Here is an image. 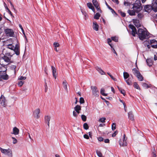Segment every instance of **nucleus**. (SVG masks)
<instances>
[{"instance_id":"nucleus-61","label":"nucleus","mask_w":157,"mask_h":157,"mask_svg":"<svg viewBox=\"0 0 157 157\" xmlns=\"http://www.w3.org/2000/svg\"><path fill=\"white\" fill-rule=\"evenodd\" d=\"M151 47L153 48H157V43L155 44L151 45Z\"/></svg>"},{"instance_id":"nucleus-7","label":"nucleus","mask_w":157,"mask_h":157,"mask_svg":"<svg viewBox=\"0 0 157 157\" xmlns=\"http://www.w3.org/2000/svg\"><path fill=\"white\" fill-rule=\"evenodd\" d=\"M91 88L92 90V94L95 96H98L99 92L97 88L95 86H91Z\"/></svg>"},{"instance_id":"nucleus-41","label":"nucleus","mask_w":157,"mask_h":157,"mask_svg":"<svg viewBox=\"0 0 157 157\" xmlns=\"http://www.w3.org/2000/svg\"><path fill=\"white\" fill-rule=\"evenodd\" d=\"M143 16L144 15L141 13H139L137 15V17L139 19H141L142 17H143Z\"/></svg>"},{"instance_id":"nucleus-1","label":"nucleus","mask_w":157,"mask_h":157,"mask_svg":"<svg viewBox=\"0 0 157 157\" xmlns=\"http://www.w3.org/2000/svg\"><path fill=\"white\" fill-rule=\"evenodd\" d=\"M129 27L132 30V34L133 36H135L136 34H137L138 35L140 39L143 40L146 39V37L148 36L147 32L142 29H139L137 33L136 28L133 25H129Z\"/></svg>"},{"instance_id":"nucleus-24","label":"nucleus","mask_w":157,"mask_h":157,"mask_svg":"<svg viewBox=\"0 0 157 157\" xmlns=\"http://www.w3.org/2000/svg\"><path fill=\"white\" fill-rule=\"evenodd\" d=\"M2 58L7 63L9 62L10 61V59L6 56H4L2 57Z\"/></svg>"},{"instance_id":"nucleus-62","label":"nucleus","mask_w":157,"mask_h":157,"mask_svg":"<svg viewBox=\"0 0 157 157\" xmlns=\"http://www.w3.org/2000/svg\"><path fill=\"white\" fill-rule=\"evenodd\" d=\"M10 3L11 5V7L12 8H13L14 9H15L14 8V6L13 5V4L12 3V2L10 1Z\"/></svg>"},{"instance_id":"nucleus-58","label":"nucleus","mask_w":157,"mask_h":157,"mask_svg":"<svg viewBox=\"0 0 157 157\" xmlns=\"http://www.w3.org/2000/svg\"><path fill=\"white\" fill-rule=\"evenodd\" d=\"M112 48V50H113V52L115 53L117 56V54L114 48L113 47V46H112V48Z\"/></svg>"},{"instance_id":"nucleus-39","label":"nucleus","mask_w":157,"mask_h":157,"mask_svg":"<svg viewBox=\"0 0 157 157\" xmlns=\"http://www.w3.org/2000/svg\"><path fill=\"white\" fill-rule=\"evenodd\" d=\"M81 118L83 121H85L86 120V117L85 115H81Z\"/></svg>"},{"instance_id":"nucleus-50","label":"nucleus","mask_w":157,"mask_h":157,"mask_svg":"<svg viewBox=\"0 0 157 157\" xmlns=\"http://www.w3.org/2000/svg\"><path fill=\"white\" fill-rule=\"evenodd\" d=\"M120 13L121 14V16L122 17H125V16H126V14H125V13H124V12H122V11H120Z\"/></svg>"},{"instance_id":"nucleus-51","label":"nucleus","mask_w":157,"mask_h":157,"mask_svg":"<svg viewBox=\"0 0 157 157\" xmlns=\"http://www.w3.org/2000/svg\"><path fill=\"white\" fill-rule=\"evenodd\" d=\"M53 45L56 48L59 47V44L58 43L54 42L53 44Z\"/></svg>"},{"instance_id":"nucleus-4","label":"nucleus","mask_w":157,"mask_h":157,"mask_svg":"<svg viewBox=\"0 0 157 157\" xmlns=\"http://www.w3.org/2000/svg\"><path fill=\"white\" fill-rule=\"evenodd\" d=\"M132 71L134 75L140 81H142L143 80V76L138 70L135 68L132 69Z\"/></svg>"},{"instance_id":"nucleus-56","label":"nucleus","mask_w":157,"mask_h":157,"mask_svg":"<svg viewBox=\"0 0 157 157\" xmlns=\"http://www.w3.org/2000/svg\"><path fill=\"white\" fill-rule=\"evenodd\" d=\"M83 137L84 138L86 139H88L89 138V136L87 134H84L83 135Z\"/></svg>"},{"instance_id":"nucleus-63","label":"nucleus","mask_w":157,"mask_h":157,"mask_svg":"<svg viewBox=\"0 0 157 157\" xmlns=\"http://www.w3.org/2000/svg\"><path fill=\"white\" fill-rule=\"evenodd\" d=\"M112 1L114 2H115L117 4H119V1L118 0H112Z\"/></svg>"},{"instance_id":"nucleus-8","label":"nucleus","mask_w":157,"mask_h":157,"mask_svg":"<svg viewBox=\"0 0 157 157\" xmlns=\"http://www.w3.org/2000/svg\"><path fill=\"white\" fill-rule=\"evenodd\" d=\"M6 100L4 96L2 95L0 97V104L2 106L5 107L6 106Z\"/></svg>"},{"instance_id":"nucleus-43","label":"nucleus","mask_w":157,"mask_h":157,"mask_svg":"<svg viewBox=\"0 0 157 157\" xmlns=\"http://www.w3.org/2000/svg\"><path fill=\"white\" fill-rule=\"evenodd\" d=\"M151 43V44H155L157 43V41L155 40H150Z\"/></svg>"},{"instance_id":"nucleus-34","label":"nucleus","mask_w":157,"mask_h":157,"mask_svg":"<svg viewBox=\"0 0 157 157\" xmlns=\"http://www.w3.org/2000/svg\"><path fill=\"white\" fill-rule=\"evenodd\" d=\"M14 48L15 47L12 44H9L8 45L7 48L11 49V50H13Z\"/></svg>"},{"instance_id":"nucleus-48","label":"nucleus","mask_w":157,"mask_h":157,"mask_svg":"<svg viewBox=\"0 0 157 157\" xmlns=\"http://www.w3.org/2000/svg\"><path fill=\"white\" fill-rule=\"evenodd\" d=\"M133 23L135 25H136V24L138 23L139 21L138 20L136 19H134L133 20Z\"/></svg>"},{"instance_id":"nucleus-20","label":"nucleus","mask_w":157,"mask_h":157,"mask_svg":"<svg viewBox=\"0 0 157 157\" xmlns=\"http://www.w3.org/2000/svg\"><path fill=\"white\" fill-rule=\"evenodd\" d=\"M126 140L127 138H126V139L123 140V142H122V141H121L119 142V144L121 146H126L127 145V143L126 142Z\"/></svg>"},{"instance_id":"nucleus-44","label":"nucleus","mask_w":157,"mask_h":157,"mask_svg":"<svg viewBox=\"0 0 157 157\" xmlns=\"http://www.w3.org/2000/svg\"><path fill=\"white\" fill-rule=\"evenodd\" d=\"M79 102L80 104H83L84 102V98L82 97L80 98Z\"/></svg>"},{"instance_id":"nucleus-26","label":"nucleus","mask_w":157,"mask_h":157,"mask_svg":"<svg viewBox=\"0 0 157 157\" xmlns=\"http://www.w3.org/2000/svg\"><path fill=\"white\" fill-rule=\"evenodd\" d=\"M101 16V14L98 13H97L94 16V18L95 19L98 20Z\"/></svg>"},{"instance_id":"nucleus-11","label":"nucleus","mask_w":157,"mask_h":157,"mask_svg":"<svg viewBox=\"0 0 157 157\" xmlns=\"http://www.w3.org/2000/svg\"><path fill=\"white\" fill-rule=\"evenodd\" d=\"M51 117L47 115L45 116L44 121L45 123H46L48 127H49V122L50 120Z\"/></svg>"},{"instance_id":"nucleus-47","label":"nucleus","mask_w":157,"mask_h":157,"mask_svg":"<svg viewBox=\"0 0 157 157\" xmlns=\"http://www.w3.org/2000/svg\"><path fill=\"white\" fill-rule=\"evenodd\" d=\"M109 10H111V12L112 13H114L117 16L118 15L114 11V10L111 7L109 9Z\"/></svg>"},{"instance_id":"nucleus-59","label":"nucleus","mask_w":157,"mask_h":157,"mask_svg":"<svg viewBox=\"0 0 157 157\" xmlns=\"http://www.w3.org/2000/svg\"><path fill=\"white\" fill-rule=\"evenodd\" d=\"M19 27H20V28L22 30V31L23 32V33L25 35V33H24V30L23 29V28H22V26H21V24H19Z\"/></svg>"},{"instance_id":"nucleus-19","label":"nucleus","mask_w":157,"mask_h":157,"mask_svg":"<svg viewBox=\"0 0 157 157\" xmlns=\"http://www.w3.org/2000/svg\"><path fill=\"white\" fill-rule=\"evenodd\" d=\"M128 117L129 119L132 121H133L134 120V115L132 114V112L130 111L128 113Z\"/></svg>"},{"instance_id":"nucleus-38","label":"nucleus","mask_w":157,"mask_h":157,"mask_svg":"<svg viewBox=\"0 0 157 157\" xmlns=\"http://www.w3.org/2000/svg\"><path fill=\"white\" fill-rule=\"evenodd\" d=\"M106 120V118L105 117H102L100 118L99 120V121L100 122L102 123H104L105 122V120Z\"/></svg>"},{"instance_id":"nucleus-21","label":"nucleus","mask_w":157,"mask_h":157,"mask_svg":"<svg viewBox=\"0 0 157 157\" xmlns=\"http://www.w3.org/2000/svg\"><path fill=\"white\" fill-rule=\"evenodd\" d=\"M151 5H145L144 7V10L146 12H148L149 11L151 8Z\"/></svg>"},{"instance_id":"nucleus-45","label":"nucleus","mask_w":157,"mask_h":157,"mask_svg":"<svg viewBox=\"0 0 157 157\" xmlns=\"http://www.w3.org/2000/svg\"><path fill=\"white\" fill-rule=\"evenodd\" d=\"M24 81H19L18 83V85L19 86H21L24 84Z\"/></svg>"},{"instance_id":"nucleus-22","label":"nucleus","mask_w":157,"mask_h":157,"mask_svg":"<svg viewBox=\"0 0 157 157\" xmlns=\"http://www.w3.org/2000/svg\"><path fill=\"white\" fill-rule=\"evenodd\" d=\"M96 70L99 72L101 75H105V73L103 71L101 68L98 67H96Z\"/></svg>"},{"instance_id":"nucleus-33","label":"nucleus","mask_w":157,"mask_h":157,"mask_svg":"<svg viewBox=\"0 0 157 157\" xmlns=\"http://www.w3.org/2000/svg\"><path fill=\"white\" fill-rule=\"evenodd\" d=\"M105 90L103 88H101L100 91L101 94L103 96H106L107 95V94L104 93Z\"/></svg>"},{"instance_id":"nucleus-30","label":"nucleus","mask_w":157,"mask_h":157,"mask_svg":"<svg viewBox=\"0 0 157 157\" xmlns=\"http://www.w3.org/2000/svg\"><path fill=\"white\" fill-rule=\"evenodd\" d=\"M111 39L112 40L115 42H117L118 41V37L116 36L112 37Z\"/></svg>"},{"instance_id":"nucleus-54","label":"nucleus","mask_w":157,"mask_h":157,"mask_svg":"<svg viewBox=\"0 0 157 157\" xmlns=\"http://www.w3.org/2000/svg\"><path fill=\"white\" fill-rule=\"evenodd\" d=\"M118 132L117 131H115L112 134V136L113 137H115L116 135L117 134Z\"/></svg>"},{"instance_id":"nucleus-53","label":"nucleus","mask_w":157,"mask_h":157,"mask_svg":"<svg viewBox=\"0 0 157 157\" xmlns=\"http://www.w3.org/2000/svg\"><path fill=\"white\" fill-rule=\"evenodd\" d=\"M73 115L74 116L76 117L78 116L77 113L75 111H74L73 112Z\"/></svg>"},{"instance_id":"nucleus-6","label":"nucleus","mask_w":157,"mask_h":157,"mask_svg":"<svg viewBox=\"0 0 157 157\" xmlns=\"http://www.w3.org/2000/svg\"><path fill=\"white\" fill-rule=\"evenodd\" d=\"M5 33L7 36L13 37L14 33L13 30L11 29L7 28L4 30Z\"/></svg>"},{"instance_id":"nucleus-13","label":"nucleus","mask_w":157,"mask_h":157,"mask_svg":"<svg viewBox=\"0 0 157 157\" xmlns=\"http://www.w3.org/2000/svg\"><path fill=\"white\" fill-rule=\"evenodd\" d=\"M146 63L147 65L149 67H151L153 64V61L152 59H147L146 60Z\"/></svg>"},{"instance_id":"nucleus-2","label":"nucleus","mask_w":157,"mask_h":157,"mask_svg":"<svg viewBox=\"0 0 157 157\" xmlns=\"http://www.w3.org/2000/svg\"><path fill=\"white\" fill-rule=\"evenodd\" d=\"M6 70L7 69L5 66L0 64V76L1 78L5 80L9 78L8 75L6 74Z\"/></svg>"},{"instance_id":"nucleus-17","label":"nucleus","mask_w":157,"mask_h":157,"mask_svg":"<svg viewBox=\"0 0 157 157\" xmlns=\"http://www.w3.org/2000/svg\"><path fill=\"white\" fill-rule=\"evenodd\" d=\"M99 25L96 22L93 23V29L96 31L98 30Z\"/></svg>"},{"instance_id":"nucleus-27","label":"nucleus","mask_w":157,"mask_h":157,"mask_svg":"<svg viewBox=\"0 0 157 157\" xmlns=\"http://www.w3.org/2000/svg\"><path fill=\"white\" fill-rule=\"evenodd\" d=\"M118 88L119 90L120 91L121 93L123 94L124 96H125V90H122L121 88H120L118 86Z\"/></svg>"},{"instance_id":"nucleus-57","label":"nucleus","mask_w":157,"mask_h":157,"mask_svg":"<svg viewBox=\"0 0 157 157\" xmlns=\"http://www.w3.org/2000/svg\"><path fill=\"white\" fill-rule=\"evenodd\" d=\"M103 140V138L101 137H100L98 138V140L99 141H102Z\"/></svg>"},{"instance_id":"nucleus-32","label":"nucleus","mask_w":157,"mask_h":157,"mask_svg":"<svg viewBox=\"0 0 157 157\" xmlns=\"http://www.w3.org/2000/svg\"><path fill=\"white\" fill-rule=\"evenodd\" d=\"M96 152L99 157H104L101 151H98V150H97Z\"/></svg>"},{"instance_id":"nucleus-5","label":"nucleus","mask_w":157,"mask_h":157,"mask_svg":"<svg viewBox=\"0 0 157 157\" xmlns=\"http://www.w3.org/2000/svg\"><path fill=\"white\" fill-rule=\"evenodd\" d=\"M0 150L1 152L5 155H7L10 157H12V151L10 149H3L0 147Z\"/></svg>"},{"instance_id":"nucleus-49","label":"nucleus","mask_w":157,"mask_h":157,"mask_svg":"<svg viewBox=\"0 0 157 157\" xmlns=\"http://www.w3.org/2000/svg\"><path fill=\"white\" fill-rule=\"evenodd\" d=\"M95 8L100 13H101L102 11L101 10L100 7H99V5L97 6V7Z\"/></svg>"},{"instance_id":"nucleus-42","label":"nucleus","mask_w":157,"mask_h":157,"mask_svg":"<svg viewBox=\"0 0 157 157\" xmlns=\"http://www.w3.org/2000/svg\"><path fill=\"white\" fill-rule=\"evenodd\" d=\"M116 124L113 123L112 125V129L113 130H114L116 129Z\"/></svg>"},{"instance_id":"nucleus-46","label":"nucleus","mask_w":157,"mask_h":157,"mask_svg":"<svg viewBox=\"0 0 157 157\" xmlns=\"http://www.w3.org/2000/svg\"><path fill=\"white\" fill-rule=\"evenodd\" d=\"M12 138L13 139V144H15L17 143V140L15 138L12 137Z\"/></svg>"},{"instance_id":"nucleus-31","label":"nucleus","mask_w":157,"mask_h":157,"mask_svg":"<svg viewBox=\"0 0 157 157\" xmlns=\"http://www.w3.org/2000/svg\"><path fill=\"white\" fill-rule=\"evenodd\" d=\"M133 86L134 88H136L137 89L140 90V87L137 82H134Z\"/></svg>"},{"instance_id":"nucleus-60","label":"nucleus","mask_w":157,"mask_h":157,"mask_svg":"<svg viewBox=\"0 0 157 157\" xmlns=\"http://www.w3.org/2000/svg\"><path fill=\"white\" fill-rule=\"evenodd\" d=\"M104 142L105 143H109V140L108 139H106L105 140Z\"/></svg>"},{"instance_id":"nucleus-35","label":"nucleus","mask_w":157,"mask_h":157,"mask_svg":"<svg viewBox=\"0 0 157 157\" xmlns=\"http://www.w3.org/2000/svg\"><path fill=\"white\" fill-rule=\"evenodd\" d=\"M142 86L145 88L147 89L150 87L146 83L144 82L142 84Z\"/></svg>"},{"instance_id":"nucleus-25","label":"nucleus","mask_w":157,"mask_h":157,"mask_svg":"<svg viewBox=\"0 0 157 157\" xmlns=\"http://www.w3.org/2000/svg\"><path fill=\"white\" fill-rule=\"evenodd\" d=\"M123 76L124 80H126L129 77V74L127 72H124L123 73Z\"/></svg>"},{"instance_id":"nucleus-37","label":"nucleus","mask_w":157,"mask_h":157,"mask_svg":"<svg viewBox=\"0 0 157 157\" xmlns=\"http://www.w3.org/2000/svg\"><path fill=\"white\" fill-rule=\"evenodd\" d=\"M87 7L90 9H91L93 7L92 4L91 2H88L87 3Z\"/></svg>"},{"instance_id":"nucleus-12","label":"nucleus","mask_w":157,"mask_h":157,"mask_svg":"<svg viewBox=\"0 0 157 157\" xmlns=\"http://www.w3.org/2000/svg\"><path fill=\"white\" fill-rule=\"evenodd\" d=\"M51 68L52 70V74L53 77L56 79L57 77V73H56V70L55 68L53 66H52Z\"/></svg>"},{"instance_id":"nucleus-29","label":"nucleus","mask_w":157,"mask_h":157,"mask_svg":"<svg viewBox=\"0 0 157 157\" xmlns=\"http://www.w3.org/2000/svg\"><path fill=\"white\" fill-rule=\"evenodd\" d=\"M92 2L95 7H97V6L99 5L97 0H93Z\"/></svg>"},{"instance_id":"nucleus-16","label":"nucleus","mask_w":157,"mask_h":157,"mask_svg":"<svg viewBox=\"0 0 157 157\" xmlns=\"http://www.w3.org/2000/svg\"><path fill=\"white\" fill-rule=\"evenodd\" d=\"M128 13L130 16H134L136 15V12L133 9L132 10L128 9L127 11Z\"/></svg>"},{"instance_id":"nucleus-40","label":"nucleus","mask_w":157,"mask_h":157,"mask_svg":"<svg viewBox=\"0 0 157 157\" xmlns=\"http://www.w3.org/2000/svg\"><path fill=\"white\" fill-rule=\"evenodd\" d=\"M107 42L108 44L110 46L111 48H112V44L110 43L111 41V39H110V38H108L107 39Z\"/></svg>"},{"instance_id":"nucleus-9","label":"nucleus","mask_w":157,"mask_h":157,"mask_svg":"<svg viewBox=\"0 0 157 157\" xmlns=\"http://www.w3.org/2000/svg\"><path fill=\"white\" fill-rule=\"evenodd\" d=\"M40 113V109L39 108H37L35 109L33 112V116L34 117L37 119L40 117L39 113Z\"/></svg>"},{"instance_id":"nucleus-18","label":"nucleus","mask_w":157,"mask_h":157,"mask_svg":"<svg viewBox=\"0 0 157 157\" xmlns=\"http://www.w3.org/2000/svg\"><path fill=\"white\" fill-rule=\"evenodd\" d=\"M19 130L16 127H15L13 128V132L12 133V134H14L15 135H17L19 134Z\"/></svg>"},{"instance_id":"nucleus-10","label":"nucleus","mask_w":157,"mask_h":157,"mask_svg":"<svg viewBox=\"0 0 157 157\" xmlns=\"http://www.w3.org/2000/svg\"><path fill=\"white\" fill-rule=\"evenodd\" d=\"M15 54L17 56H18L20 54V46L17 44L15 46L13 50Z\"/></svg>"},{"instance_id":"nucleus-36","label":"nucleus","mask_w":157,"mask_h":157,"mask_svg":"<svg viewBox=\"0 0 157 157\" xmlns=\"http://www.w3.org/2000/svg\"><path fill=\"white\" fill-rule=\"evenodd\" d=\"M83 126L84 128L85 129L87 130L89 128V127L88 124L86 123H85L83 124Z\"/></svg>"},{"instance_id":"nucleus-52","label":"nucleus","mask_w":157,"mask_h":157,"mask_svg":"<svg viewBox=\"0 0 157 157\" xmlns=\"http://www.w3.org/2000/svg\"><path fill=\"white\" fill-rule=\"evenodd\" d=\"M6 10H8V13L10 15L12 16V13L11 12L9 9L8 8V7H6Z\"/></svg>"},{"instance_id":"nucleus-15","label":"nucleus","mask_w":157,"mask_h":157,"mask_svg":"<svg viewBox=\"0 0 157 157\" xmlns=\"http://www.w3.org/2000/svg\"><path fill=\"white\" fill-rule=\"evenodd\" d=\"M128 79H126V80H124L127 83V84L128 85H132V78H131L129 77Z\"/></svg>"},{"instance_id":"nucleus-64","label":"nucleus","mask_w":157,"mask_h":157,"mask_svg":"<svg viewBox=\"0 0 157 157\" xmlns=\"http://www.w3.org/2000/svg\"><path fill=\"white\" fill-rule=\"evenodd\" d=\"M154 60L155 61H156V60H157V55H154Z\"/></svg>"},{"instance_id":"nucleus-14","label":"nucleus","mask_w":157,"mask_h":157,"mask_svg":"<svg viewBox=\"0 0 157 157\" xmlns=\"http://www.w3.org/2000/svg\"><path fill=\"white\" fill-rule=\"evenodd\" d=\"M151 9L155 12H157V3L156 2L154 3L151 6Z\"/></svg>"},{"instance_id":"nucleus-55","label":"nucleus","mask_w":157,"mask_h":157,"mask_svg":"<svg viewBox=\"0 0 157 157\" xmlns=\"http://www.w3.org/2000/svg\"><path fill=\"white\" fill-rule=\"evenodd\" d=\"M26 78V77L25 76H21L19 78V79L20 80H25Z\"/></svg>"},{"instance_id":"nucleus-3","label":"nucleus","mask_w":157,"mask_h":157,"mask_svg":"<svg viewBox=\"0 0 157 157\" xmlns=\"http://www.w3.org/2000/svg\"><path fill=\"white\" fill-rule=\"evenodd\" d=\"M133 6L132 8L136 12V13H139L142 10V7L141 6V2L140 0H136L133 4Z\"/></svg>"},{"instance_id":"nucleus-28","label":"nucleus","mask_w":157,"mask_h":157,"mask_svg":"<svg viewBox=\"0 0 157 157\" xmlns=\"http://www.w3.org/2000/svg\"><path fill=\"white\" fill-rule=\"evenodd\" d=\"M75 111H77L78 110H81V107L80 106L77 105L74 108Z\"/></svg>"},{"instance_id":"nucleus-23","label":"nucleus","mask_w":157,"mask_h":157,"mask_svg":"<svg viewBox=\"0 0 157 157\" xmlns=\"http://www.w3.org/2000/svg\"><path fill=\"white\" fill-rule=\"evenodd\" d=\"M63 88L66 90L67 91V86L68 85V83L66 82V80H64L63 81Z\"/></svg>"}]
</instances>
